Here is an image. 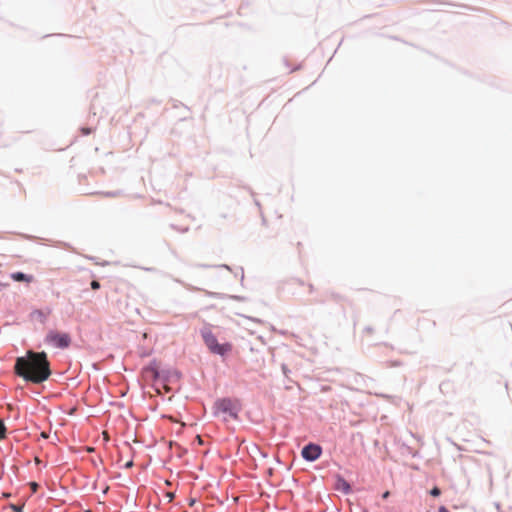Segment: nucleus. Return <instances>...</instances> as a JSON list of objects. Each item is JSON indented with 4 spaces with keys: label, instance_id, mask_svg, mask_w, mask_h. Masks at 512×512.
Wrapping results in <instances>:
<instances>
[{
    "label": "nucleus",
    "instance_id": "obj_1",
    "mask_svg": "<svg viewBox=\"0 0 512 512\" xmlns=\"http://www.w3.org/2000/svg\"><path fill=\"white\" fill-rule=\"evenodd\" d=\"M15 372L33 383H41L47 380L51 371L46 353L28 351L26 357L17 358Z\"/></svg>",
    "mask_w": 512,
    "mask_h": 512
},
{
    "label": "nucleus",
    "instance_id": "obj_2",
    "mask_svg": "<svg viewBox=\"0 0 512 512\" xmlns=\"http://www.w3.org/2000/svg\"><path fill=\"white\" fill-rule=\"evenodd\" d=\"M202 337L208 349L214 354L223 356L232 349L229 343L219 344L216 336L210 330L202 331Z\"/></svg>",
    "mask_w": 512,
    "mask_h": 512
},
{
    "label": "nucleus",
    "instance_id": "obj_3",
    "mask_svg": "<svg viewBox=\"0 0 512 512\" xmlns=\"http://www.w3.org/2000/svg\"><path fill=\"white\" fill-rule=\"evenodd\" d=\"M45 341L56 348H67L71 343V337L68 333L51 330L47 333Z\"/></svg>",
    "mask_w": 512,
    "mask_h": 512
},
{
    "label": "nucleus",
    "instance_id": "obj_4",
    "mask_svg": "<svg viewBox=\"0 0 512 512\" xmlns=\"http://www.w3.org/2000/svg\"><path fill=\"white\" fill-rule=\"evenodd\" d=\"M215 408L218 413L228 414L230 417L236 419L238 408L235 402L230 399H220L215 403Z\"/></svg>",
    "mask_w": 512,
    "mask_h": 512
},
{
    "label": "nucleus",
    "instance_id": "obj_5",
    "mask_svg": "<svg viewBox=\"0 0 512 512\" xmlns=\"http://www.w3.org/2000/svg\"><path fill=\"white\" fill-rule=\"evenodd\" d=\"M321 454L322 448L313 443L306 445L301 451L302 457L307 461H315L321 456Z\"/></svg>",
    "mask_w": 512,
    "mask_h": 512
},
{
    "label": "nucleus",
    "instance_id": "obj_6",
    "mask_svg": "<svg viewBox=\"0 0 512 512\" xmlns=\"http://www.w3.org/2000/svg\"><path fill=\"white\" fill-rule=\"evenodd\" d=\"M335 488L336 490L342 491L345 494H348L351 491L350 484L341 476H337Z\"/></svg>",
    "mask_w": 512,
    "mask_h": 512
},
{
    "label": "nucleus",
    "instance_id": "obj_7",
    "mask_svg": "<svg viewBox=\"0 0 512 512\" xmlns=\"http://www.w3.org/2000/svg\"><path fill=\"white\" fill-rule=\"evenodd\" d=\"M11 278L14 280V281H24V282H32L33 281V277L32 276H29V275H26L22 272H15V273H12L11 274Z\"/></svg>",
    "mask_w": 512,
    "mask_h": 512
},
{
    "label": "nucleus",
    "instance_id": "obj_8",
    "mask_svg": "<svg viewBox=\"0 0 512 512\" xmlns=\"http://www.w3.org/2000/svg\"><path fill=\"white\" fill-rule=\"evenodd\" d=\"M6 430L4 422L0 419V441L6 437Z\"/></svg>",
    "mask_w": 512,
    "mask_h": 512
},
{
    "label": "nucleus",
    "instance_id": "obj_9",
    "mask_svg": "<svg viewBox=\"0 0 512 512\" xmlns=\"http://www.w3.org/2000/svg\"><path fill=\"white\" fill-rule=\"evenodd\" d=\"M297 285H304V282L299 280V279H296V280H293L291 283H290V286H291V289L295 292L296 291V286Z\"/></svg>",
    "mask_w": 512,
    "mask_h": 512
},
{
    "label": "nucleus",
    "instance_id": "obj_10",
    "mask_svg": "<svg viewBox=\"0 0 512 512\" xmlns=\"http://www.w3.org/2000/svg\"><path fill=\"white\" fill-rule=\"evenodd\" d=\"M430 494L434 497H437L441 494V491L438 487H434L430 490Z\"/></svg>",
    "mask_w": 512,
    "mask_h": 512
},
{
    "label": "nucleus",
    "instance_id": "obj_11",
    "mask_svg": "<svg viewBox=\"0 0 512 512\" xmlns=\"http://www.w3.org/2000/svg\"><path fill=\"white\" fill-rule=\"evenodd\" d=\"M91 288H92L93 290H97V289H99V288H100V283H99L98 281H96V280H93V281L91 282Z\"/></svg>",
    "mask_w": 512,
    "mask_h": 512
},
{
    "label": "nucleus",
    "instance_id": "obj_12",
    "mask_svg": "<svg viewBox=\"0 0 512 512\" xmlns=\"http://www.w3.org/2000/svg\"><path fill=\"white\" fill-rule=\"evenodd\" d=\"M30 486H31V489L33 492H36L37 489H38V484L36 482H31L30 483Z\"/></svg>",
    "mask_w": 512,
    "mask_h": 512
},
{
    "label": "nucleus",
    "instance_id": "obj_13",
    "mask_svg": "<svg viewBox=\"0 0 512 512\" xmlns=\"http://www.w3.org/2000/svg\"><path fill=\"white\" fill-rule=\"evenodd\" d=\"M12 509L14 510V512H22V507H21V506H15V505H13V506H12Z\"/></svg>",
    "mask_w": 512,
    "mask_h": 512
},
{
    "label": "nucleus",
    "instance_id": "obj_14",
    "mask_svg": "<svg viewBox=\"0 0 512 512\" xmlns=\"http://www.w3.org/2000/svg\"><path fill=\"white\" fill-rule=\"evenodd\" d=\"M307 292L308 293H312L313 292V285L312 284H307Z\"/></svg>",
    "mask_w": 512,
    "mask_h": 512
},
{
    "label": "nucleus",
    "instance_id": "obj_15",
    "mask_svg": "<svg viewBox=\"0 0 512 512\" xmlns=\"http://www.w3.org/2000/svg\"><path fill=\"white\" fill-rule=\"evenodd\" d=\"M389 495H390V492H389V491H386V492H384V493L382 494V498H383V499H387V498L389 497Z\"/></svg>",
    "mask_w": 512,
    "mask_h": 512
},
{
    "label": "nucleus",
    "instance_id": "obj_16",
    "mask_svg": "<svg viewBox=\"0 0 512 512\" xmlns=\"http://www.w3.org/2000/svg\"><path fill=\"white\" fill-rule=\"evenodd\" d=\"M438 512H448V509L445 506L439 507Z\"/></svg>",
    "mask_w": 512,
    "mask_h": 512
},
{
    "label": "nucleus",
    "instance_id": "obj_17",
    "mask_svg": "<svg viewBox=\"0 0 512 512\" xmlns=\"http://www.w3.org/2000/svg\"><path fill=\"white\" fill-rule=\"evenodd\" d=\"M167 497L169 498V501H172L174 498V493H167Z\"/></svg>",
    "mask_w": 512,
    "mask_h": 512
},
{
    "label": "nucleus",
    "instance_id": "obj_18",
    "mask_svg": "<svg viewBox=\"0 0 512 512\" xmlns=\"http://www.w3.org/2000/svg\"><path fill=\"white\" fill-rule=\"evenodd\" d=\"M123 304H124V307L127 308L128 307V300L126 299Z\"/></svg>",
    "mask_w": 512,
    "mask_h": 512
},
{
    "label": "nucleus",
    "instance_id": "obj_19",
    "mask_svg": "<svg viewBox=\"0 0 512 512\" xmlns=\"http://www.w3.org/2000/svg\"><path fill=\"white\" fill-rule=\"evenodd\" d=\"M103 435H104V438H105L106 440H108V435H107V433H106V432H104V433H103Z\"/></svg>",
    "mask_w": 512,
    "mask_h": 512
},
{
    "label": "nucleus",
    "instance_id": "obj_20",
    "mask_svg": "<svg viewBox=\"0 0 512 512\" xmlns=\"http://www.w3.org/2000/svg\"><path fill=\"white\" fill-rule=\"evenodd\" d=\"M131 466H132V462H128V463L126 464V467H131Z\"/></svg>",
    "mask_w": 512,
    "mask_h": 512
},
{
    "label": "nucleus",
    "instance_id": "obj_21",
    "mask_svg": "<svg viewBox=\"0 0 512 512\" xmlns=\"http://www.w3.org/2000/svg\"><path fill=\"white\" fill-rule=\"evenodd\" d=\"M364 512H367V511H364Z\"/></svg>",
    "mask_w": 512,
    "mask_h": 512
}]
</instances>
